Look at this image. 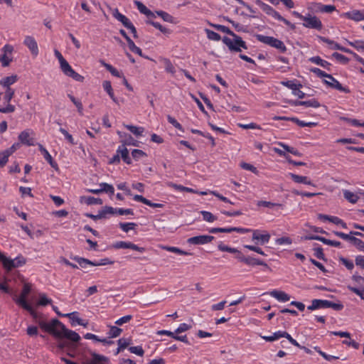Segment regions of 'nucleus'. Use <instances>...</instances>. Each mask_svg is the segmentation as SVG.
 Segmentation results:
<instances>
[{
	"label": "nucleus",
	"instance_id": "nucleus-41",
	"mask_svg": "<svg viewBox=\"0 0 364 364\" xmlns=\"http://www.w3.org/2000/svg\"><path fill=\"white\" fill-rule=\"evenodd\" d=\"M164 249L169 252H174V253L181 255H193L191 252L183 251L178 247H165Z\"/></svg>",
	"mask_w": 364,
	"mask_h": 364
},
{
	"label": "nucleus",
	"instance_id": "nucleus-27",
	"mask_svg": "<svg viewBox=\"0 0 364 364\" xmlns=\"http://www.w3.org/2000/svg\"><path fill=\"white\" fill-rule=\"evenodd\" d=\"M117 153H119L122 160L127 164H132L131 158L129 156L128 149L125 146H119L117 150Z\"/></svg>",
	"mask_w": 364,
	"mask_h": 364
},
{
	"label": "nucleus",
	"instance_id": "nucleus-61",
	"mask_svg": "<svg viewBox=\"0 0 364 364\" xmlns=\"http://www.w3.org/2000/svg\"><path fill=\"white\" fill-rule=\"evenodd\" d=\"M348 288L350 291L358 295L361 299L364 300V288L358 289L350 286H348Z\"/></svg>",
	"mask_w": 364,
	"mask_h": 364
},
{
	"label": "nucleus",
	"instance_id": "nucleus-62",
	"mask_svg": "<svg viewBox=\"0 0 364 364\" xmlns=\"http://www.w3.org/2000/svg\"><path fill=\"white\" fill-rule=\"evenodd\" d=\"M101 213H103L104 218H105L107 214L117 213V209L109 206H105L104 209L101 210Z\"/></svg>",
	"mask_w": 364,
	"mask_h": 364
},
{
	"label": "nucleus",
	"instance_id": "nucleus-18",
	"mask_svg": "<svg viewBox=\"0 0 364 364\" xmlns=\"http://www.w3.org/2000/svg\"><path fill=\"white\" fill-rule=\"evenodd\" d=\"M318 38L323 42L331 46V49L339 50L343 51L345 53H353V52L351 50L340 46L338 43L334 42L333 41H331V40H330L326 37H323V36H319Z\"/></svg>",
	"mask_w": 364,
	"mask_h": 364
},
{
	"label": "nucleus",
	"instance_id": "nucleus-46",
	"mask_svg": "<svg viewBox=\"0 0 364 364\" xmlns=\"http://www.w3.org/2000/svg\"><path fill=\"white\" fill-rule=\"evenodd\" d=\"M205 32H206L208 38L210 40L218 41H220L221 39L220 36L218 33H216L215 31H213L209 30V29H206Z\"/></svg>",
	"mask_w": 364,
	"mask_h": 364
},
{
	"label": "nucleus",
	"instance_id": "nucleus-2",
	"mask_svg": "<svg viewBox=\"0 0 364 364\" xmlns=\"http://www.w3.org/2000/svg\"><path fill=\"white\" fill-rule=\"evenodd\" d=\"M222 41L231 52H241V48L247 49L245 41L237 34L232 36V38L225 36Z\"/></svg>",
	"mask_w": 364,
	"mask_h": 364
},
{
	"label": "nucleus",
	"instance_id": "nucleus-35",
	"mask_svg": "<svg viewBox=\"0 0 364 364\" xmlns=\"http://www.w3.org/2000/svg\"><path fill=\"white\" fill-rule=\"evenodd\" d=\"M278 145L282 147L286 151L289 152L295 156H301V154L296 149L288 146L282 142H279Z\"/></svg>",
	"mask_w": 364,
	"mask_h": 364
},
{
	"label": "nucleus",
	"instance_id": "nucleus-42",
	"mask_svg": "<svg viewBox=\"0 0 364 364\" xmlns=\"http://www.w3.org/2000/svg\"><path fill=\"white\" fill-rule=\"evenodd\" d=\"M15 91L14 89L6 90L4 95V100L7 105L10 104L11 100L14 97Z\"/></svg>",
	"mask_w": 364,
	"mask_h": 364
},
{
	"label": "nucleus",
	"instance_id": "nucleus-47",
	"mask_svg": "<svg viewBox=\"0 0 364 364\" xmlns=\"http://www.w3.org/2000/svg\"><path fill=\"white\" fill-rule=\"evenodd\" d=\"M218 248L222 252H228L230 253H236L237 252L236 248L228 247L222 242L218 245Z\"/></svg>",
	"mask_w": 364,
	"mask_h": 364
},
{
	"label": "nucleus",
	"instance_id": "nucleus-11",
	"mask_svg": "<svg viewBox=\"0 0 364 364\" xmlns=\"http://www.w3.org/2000/svg\"><path fill=\"white\" fill-rule=\"evenodd\" d=\"M256 4L267 15L272 16L275 19H279L281 15L275 11L272 6L264 3L261 0H257L255 1Z\"/></svg>",
	"mask_w": 364,
	"mask_h": 364
},
{
	"label": "nucleus",
	"instance_id": "nucleus-3",
	"mask_svg": "<svg viewBox=\"0 0 364 364\" xmlns=\"http://www.w3.org/2000/svg\"><path fill=\"white\" fill-rule=\"evenodd\" d=\"M255 37L256 39L264 44H267L272 48L278 49L281 53H285L287 51V47L284 43L272 36H267L261 34H255Z\"/></svg>",
	"mask_w": 364,
	"mask_h": 364
},
{
	"label": "nucleus",
	"instance_id": "nucleus-7",
	"mask_svg": "<svg viewBox=\"0 0 364 364\" xmlns=\"http://www.w3.org/2000/svg\"><path fill=\"white\" fill-rule=\"evenodd\" d=\"M31 290V285L28 283H26L23 285V289L20 294L19 298L16 301V302L21 306L23 309H29L30 304L26 301V297L29 294Z\"/></svg>",
	"mask_w": 364,
	"mask_h": 364
},
{
	"label": "nucleus",
	"instance_id": "nucleus-53",
	"mask_svg": "<svg viewBox=\"0 0 364 364\" xmlns=\"http://www.w3.org/2000/svg\"><path fill=\"white\" fill-rule=\"evenodd\" d=\"M339 261L349 270H352L354 268L353 262L343 257H340Z\"/></svg>",
	"mask_w": 364,
	"mask_h": 364
},
{
	"label": "nucleus",
	"instance_id": "nucleus-12",
	"mask_svg": "<svg viewBox=\"0 0 364 364\" xmlns=\"http://www.w3.org/2000/svg\"><path fill=\"white\" fill-rule=\"evenodd\" d=\"M2 50L4 54L0 55V62L3 67H6L9 65L11 61V59L9 58L8 54L11 55L12 53L14 48L12 46L6 44L3 47Z\"/></svg>",
	"mask_w": 364,
	"mask_h": 364
},
{
	"label": "nucleus",
	"instance_id": "nucleus-38",
	"mask_svg": "<svg viewBox=\"0 0 364 364\" xmlns=\"http://www.w3.org/2000/svg\"><path fill=\"white\" fill-rule=\"evenodd\" d=\"M125 127L136 136H141L144 132L143 127H137L134 125H126Z\"/></svg>",
	"mask_w": 364,
	"mask_h": 364
},
{
	"label": "nucleus",
	"instance_id": "nucleus-15",
	"mask_svg": "<svg viewBox=\"0 0 364 364\" xmlns=\"http://www.w3.org/2000/svg\"><path fill=\"white\" fill-rule=\"evenodd\" d=\"M289 104L293 106H306L311 107H319L320 103L316 99H311L308 101L291 100Z\"/></svg>",
	"mask_w": 364,
	"mask_h": 364
},
{
	"label": "nucleus",
	"instance_id": "nucleus-63",
	"mask_svg": "<svg viewBox=\"0 0 364 364\" xmlns=\"http://www.w3.org/2000/svg\"><path fill=\"white\" fill-rule=\"evenodd\" d=\"M191 328V325L183 323H181L179 325V326L175 331V333L176 334L181 333L185 332L186 331H188Z\"/></svg>",
	"mask_w": 364,
	"mask_h": 364
},
{
	"label": "nucleus",
	"instance_id": "nucleus-33",
	"mask_svg": "<svg viewBox=\"0 0 364 364\" xmlns=\"http://www.w3.org/2000/svg\"><path fill=\"white\" fill-rule=\"evenodd\" d=\"M60 65L63 73L67 76H69L70 73L73 71V69L71 68V66L69 65L66 60L61 62L60 63Z\"/></svg>",
	"mask_w": 364,
	"mask_h": 364
},
{
	"label": "nucleus",
	"instance_id": "nucleus-25",
	"mask_svg": "<svg viewBox=\"0 0 364 364\" xmlns=\"http://www.w3.org/2000/svg\"><path fill=\"white\" fill-rule=\"evenodd\" d=\"M270 295L281 301H287L290 299V296L282 291L273 290L270 292Z\"/></svg>",
	"mask_w": 364,
	"mask_h": 364
},
{
	"label": "nucleus",
	"instance_id": "nucleus-20",
	"mask_svg": "<svg viewBox=\"0 0 364 364\" xmlns=\"http://www.w3.org/2000/svg\"><path fill=\"white\" fill-rule=\"evenodd\" d=\"M289 176L291 177V178L295 182V183H304V184H306V185H309V186H316L315 184H314L311 181L310 179H309V178L307 176H299V175H296L295 173H289Z\"/></svg>",
	"mask_w": 364,
	"mask_h": 364
},
{
	"label": "nucleus",
	"instance_id": "nucleus-64",
	"mask_svg": "<svg viewBox=\"0 0 364 364\" xmlns=\"http://www.w3.org/2000/svg\"><path fill=\"white\" fill-rule=\"evenodd\" d=\"M165 69L168 73L173 74L175 73V68L168 59L164 60Z\"/></svg>",
	"mask_w": 364,
	"mask_h": 364
},
{
	"label": "nucleus",
	"instance_id": "nucleus-44",
	"mask_svg": "<svg viewBox=\"0 0 364 364\" xmlns=\"http://www.w3.org/2000/svg\"><path fill=\"white\" fill-rule=\"evenodd\" d=\"M39 297L40 298L38 301V305L39 306H46L52 303V300L50 299L47 298L45 294H40Z\"/></svg>",
	"mask_w": 364,
	"mask_h": 364
},
{
	"label": "nucleus",
	"instance_id": "nucleus-43",
	"mask_svg": "<svg viewBox=\"0 0 364 364\" xmlns=\"http://www.w3.org/2000/svg\"><path fill=\"white\" fill-rule=\"evenodd\" d=\"M127 44H128V47H129V50L132 52L135 53L141 57H144L141 50L135 45V43H134V41L132 40H131V41L128 42Z\"/></svg>",
	"mask_w": 364,
	"mask_h": 364
},
{
	"label": "nucleus",
	"instance_id": "nucleus-52",
	"mask_svg": "<svg viewBox=\"0 0 364 364\" xmlns=\"http://www.w3.org/2000/svg\"><path fill=\"white\" fill-rule=\"evenodd\" d=\"M332 57L343 64H347L349 61V59L347 57L336 52L332 54Z\"/></svg>",
	"mask_w": 364,
	"mask_h": 364
},
{
	"label": "nucleus",
	"instance_id": "nucleus-49",
	"mask_svg": "<svg viewBox=\"0 0 364 364\" xmlns=\"http://www.w3.org/2000/svg\"><path fill=\"white\" fill-rule=\"evenodd\" d=\"M136 226V224L134 223H119V227L121 229L125 232H127L129 230H133Z\"/></svg>",
	"mask_w": 364,
	"mask_h": 364
},
{
	"label": "nucleus",
	"instance_id": "nucleus-48",
	"mask_svg": "<svg viewBox=\"0 0 364 364\" xmlns=\"http://www.w3.org/2000/svg\"><path fill=\"white\" fill-rule=\"evenodd\" d=\"M210 233H230L232 232L231 228H212L209 230Z\"/></svg>",
	"mask_w": 364,
	"mask_h": 364
},
{
	"label": "nucleus",
	"instance_id": "nucleus-55",
	"mask_svg": "<svg viewBox=\"0 0 364 364\" xmlns=\"http://www.w3.org/2000/svg\"><path fill=\"white\" fill-rule=\"evenodd\" d=\"M10 154H9L6 151H4L0 153V167H4L9 159Z\"/></svg>",
	"mask_w": 364,
	"mask_h": 364
},
{
	"label": "nucleus",
	"instance_id": "nucleus-4",
	"mask_svg": "<svg viewBox=\"0 0 364 364\" xmlns=\"http://www.w3.org/2000/svg\"><path fill=\"white\" fill-rule=\"evenodd\" d=\"M326 308H331L335 311H341L343 309V305L340 302L333 303L328 300L314 299L311 301V304L307 307L311 311Z\"/></svg>",
	"mask_w": 364,
	"mask_h": 364
},
{
	"label": "nucleus",
	"instance_id": "nucleus-51",
	"mask_svg": "<svg viewBox=\"0 0 364 364\" xmlns=\"http://www.w3.org/2000/svg\"><path fill=\"white\" fill-rule=\"evenodd\" d=\"M146 23H149V24H151L153 26H154L156 28L159 29L160 31H161L163 33H168V29H167L166 28L164 27L162 25H161L158 22H154V21H150V20H148L146 21Z\"/></svg>",
	"mask_w": 364,
	"mask_h": 364
},
{
	"label": "nucleus",
	"instance_id": "nucleus-57",
	"mask_svg": "<svg viewBox=\"0 0 364 364\" xmlns=\"http://www.w3.org/2000/svg\"><path fill=\"white\" fill-rule=\"evenodd\" d=\"M129 350L132 353H134L136 355H138L139 356H143L144 351L141 346H132L129 348Z\"/></svg>",
	"mask_w": 364,
	"mask_h": 364
},
{
	"label": "nucleus",
	"instance_id": "nucleus-30",
	"mask_svg": "<svg viewBox=\"0 0 364 364\" xmlns=\"http://www.w3.org/2000/svg\"><path fill=\"white\" fill-rule=\"evenodd\" d=\"M245 263L250 266L261 265L269 268L266 262L252 257H247L246 259H245Z\"/></svg>",
	"mask_w": 364,
	"mask_h": 364
},
{
	"label": "nucleus",
	"instance_id": "nucleus-6",
	"mask_svg": "<svg viewBox=\"0 0 364 364\" xmlns=\"http://www.w3.org/2000/svg\"><path fill=\"white\" fill-rule=\"evenodd\" d=\"M303 23V26L308 28H313L316 30H321L323 28V25L320 19L316 16H311L309 14L307 16H305Z\"/></svg>",
	"mask_w": 364,
	"mask_h": 364
},
{
	"label": "nucleus",
	"instance_id": "nucleus-56",
	"mask_svg": "<svg viewBox=\"0 0 364 364\" xmlns=\"http://www.w3.org/2000/svg\"><path fill=\"white\" fill-rule=\"evenodd\" d=\"M100 186L102 187V192H106V193H110L111 195L114 194V189L112 185H109L106 183H102L100 184Z\"/></svg>",
	"mask_w": 364,
	"mask_h": 364
},
{
	"label": "nucleus",
	"instance_id": "nucleus-36",
	"mask_svg": "<svg viewBox=\"0 0 364 364\" xmlns=\"http://www.w3.org/2000/svg\"><path fill=\"white\" fill-rule=\"evenodd\" d=\"M257 206H264L269 208H272L274 207H280L282 208L283 205L280 203H272L270 201H265V200H259L257 203Z\"/></svg>",
	"mask_w": 364,
	"mask_h": 364
},
{
	"label": "nucleus",
	"instance_id": "nucleus-58",
	"mask_svg": "<svg viewBox=\"0 0 364 364\" xmlns=\"http://www.w3.org/2000/svg\"><path fill=\"white\" fill-rule=\"evenodd\" d=\"M168 122L171 124L175 128L183 132V129L180 123H178L174 117H171V115L167 116Z\"/></svg>",
	"mask_w": 364,
	"mask_h": 364
},
{
	"label": "nucleus",
	"instance_id": "nucleus-50",
	"mask_svg": "<svg viewBox=\"0 0 364 364\" xmlns=\"http://www.w3.org/2000/svg\"><path fill=\"white\" fill-rule=\"evenodd\" d=\"M318 8L321 12L331 13L336 10V6L333 5H322L318 4Z\"/></svg>",
	"mask_w": 364,
	"mask_h": 364
},
{
	"label": "nucleus",
	"instance_id": "nucleus-40",
	"mask_svg": "<svg viewBox=\"0 0 364 364\" xmlns=\"http://www.w3.org/2000/svg\"><path fill=\"white\" fill-rule=\"evenodd\" d=\"M156 14L159 16L164 21L172 23L173 21V17L169 14L164 11H156Z\"/></svg>",
	"mask_w": 364,
	"mask_h": 364
},
{
	"label": "nucleus",
	"instance_id": "nucleus-31",
	"mask_svg": "<svg viewBox=\"0 0 364 364\" xmlns=\"http://www.w3.org/2000/svg\"><path fill=\"white\" fill-rule=\"evenodd\" d=\"M168 185L169 187L173 188L174 189H176L177 191H186L188 193H198L197 191H196L193 188L185 187L181 185H177V184L171 183V182L168 183Z\"/></svg>",
	"mask_w": 364,
	"mask_h": 364
},
{
	"label": "nucleus",
	"instance_id": "nucleus-39",
	"mask_svg": "<svg viewBox=\"0 0 364 364\" xmlns=\"http://www.w3.org/2000/svg\"><path fill=\"white\" fill-rule=\"evenodd\" d=\"M310 71L316 75L318 77H326L328 79V77H331V75L325 73L318 68H312L310 69Z\"/></svg>",
	"mask_w": 364,
	"mask_h": 364
},
{
	"label": "nucleus",
	"instance_id": "nucleus-22",
	"mask_svg": "<svg viewBox=\"0 0 364 364\" xmlns=\"http://www.w3.org/2000/svg\"><path fill=\"white\" fill-rule=\"evenodd\" d=\"M342 16L355 21L364 20V14L358 10L344 13Z\"/></svg>",
	"mask_w": 364,
	"mask_h": 364
},
{
	"label": "nucleus",
	"instance_id": "nucleus-14",
	"mask_svg": "<svg viewBox=\"0 0 364 364\" xmlns=\"http://www.w3.org/2000/svg\"><path fill=\"white\" fill-rule=\"evenodd\" d=\"M331 81L327 80H324L323 82L327 85L328 87L331 88L336 89L339 91L343 92L345 93H349L350 91L348 87H343L336 79H335L332 75L331 77H328Z\"/></svg>",
	"mask_w": 364,
	"mask_h": 364
},
{
	"label": "nucleus",
	"instance_id": "nucleus-10",
	"mask_svg": "<svg viewBox=\"0 0 364 364\" xmlns=\"http://www.w3.org/2000/svg\"><path fill=\"white\" fill-rule=\"evenodd\" d=\"M214 239L211 235H198L190 237L187 240V242L192 245H205L208 244Z\"/></svg>",
	"mask_w": 364,
	"mask_h": 364
},
{
	"label": "nucleus",
	"instance_id": "nucleus-23",
	"mask_svg": "<svg viewBox=\"0 0 364 364\" xmlns=\"http://www.w3.org/2000/svg\"><path fill=\"white\" fill-rule=\"evenodd\" d=\"M0 260L2 262L5 268L11 269L18 267V264L15 263V261L7 258L3 253L0 252Z\"/></svg>",
	"mask_w": 364,
	"mask_h": 364
},
{
	"label": "nucleus",
	"instance_id": "nucleus-29",
	"mask_svg": "<svg viewBox=\"0 0 364 364\" xmlns=\"http://www.w3.org/2000/svg\"><path fill=\"white\" fill-rule=\"evenodd\" d=\"M135 4L136 5L137 9L141 14L146 15L147 17H154V13L141 2L136 1Z\"/></svg>",
	"mask_w": 364,
	"mask_h": 364
},
{
	"label": "nucleus",
	"instance_id": "nucleus-17",
	"mask_svg": "<svg viewBox=\"0 0 364 364\" xmlns=\"http://www.w3.org/2000/svg\"><path fill=\"white\" fill-rule=\"evenodd\" d=\"M252 240H257L260 244L264 245L269 242L270 239V235L267 232L265 234H261L259 230H252Z\"/></svg>",
	"mask_w": 364,
	"mask_h": 364
},
{
	"label": "nucleus",
	"instance_id": "nucleus-45",
	"mask_svg": "<svg viewBox=\"0 0 364 364\" xmlns=\"http://www.w3.org/2000/svg\"><path fill=\"white\" fill-rule=\"evenodd\" d=\"M281 84L291 90H292V92L294 90H298V87H301V84H296L294 83L293 81L291 80H288V81H282L281 82Z\"/></svg>",
	"mask_w": 364,
	"mask_h": 364
},
{
	"label": "nucleus",
	"instance_id": "nucleus-5",
	"mask_svg": "<svg viewBox=\"0 0 364 364\" xmlns=\"http://www.w3.org/2000/svg\"><path fill=\"white\" fill-rule=\"evenodd\" d=\"M74 259L82 267H85L87 264L92 266H102L106 264H112L114 261L110 260L109 258L101 259L99 262H92L87 259L75 257Z\"/></svg>",
	"mask_w": 364,
	"mask_h": 364
},
{
	"label": "nucleus",
	"instance_id": "nucleus-34",
	"mask_svg": "<svg viewBox=\"0 0 364 364\" xmlns=\"http://www.w3.org/2000/svg\"><path fill=\"white\" fill-rule=\"evenodd\" d=\"M122 332V329L114 326H109V331L108 332L109 338H116L118 337Z\"/></svg>",
	"mask_w": 364,
	"mask_h": 364
},
{
	"label": "nucleus",
	"instance_id": "nucleus-21",
	"mask_svg": "<svg viewBox=\"0 0 364 364\" xmlns=\"http://www.w3.org/2000/svg\"><path fill=\"white\" fill-rule=\"evenodd\" d=\"M18 80V76L13 75L2 78L0 80V85H2L6 90L12 89L11 85L14 84Z\"/></svg>",
	"mask_w": 364,
	"mask_h": 364
},
{
	"label": "nucleus",
	"instance_id": "nucleus-1",
	"mask_svg": "<svg viewBox=\"0 0 364 364\" xmlns=\"http://www.w3.org/2000/svg\"><path fill=\"white\" fill-rule=\"evenodd\" d=\"M39 326L42 329L59 340L56 346L60 351H63L68 346V342L63 341V339H67L75 343L80 340V336L77 333L67 328L57 318H53L48 323L40 321Z\"/></svg>",
	"mask_w": 364,
	"mask_h": 364
},
{
	"label": "nucleus",
	"instance_id": "nucleus-32",
	"mask_svg": "<svg viewBox=\"0 0 364 364\" xmlns=\"http://www.w3.org/2000/svg\"><path fill=\"white\" fill-rule=\"evenodd\" d=\"M343 196L344 198L351 203H355L359 199V197L356 194L349 191H345Z\"/></svg>",
	"mask_w": 364,
	"mask_h": 364
},
{
	"label": "nucleus",
	"instance_id": "nucleus-13",
	"mask_svg": "<svg viewBox=\"0 0 364 364\" xmlns=\"http://www.w3.org/2000/svg\"><path fill=\"white\" fill-rule=\"evenodd\" d=\"M113 247L116 249H132L140 252L145 251L144 247H139L131 242L119 241L114 244Z\"/></svg>",
	"mask_w": 364,
	"mask_h": 364
},
{
	"label": "nucleus",
	"instance_id": "nucleus-28",
	"mask_svg": "<svg viewBox=\"0 0 364 364\" xmlns=\"http://www.w3.org/2000/svg\"><path fill=\"white\" fill-rule=\"evenodd\" d=\"M80 202H85L87 205L102 204V200L100 198H94L92 196H82Z\"/></svg>",
	"mask_w": 364,
	"mask_h": 364
},
{
	"label": "nucleus",
	"instance_id": "nucleus-59",
	"mask_svg": "<svg viewBox=\"0 0 364 364\" xmlns=\"http://www.w3.org/2000/svg\"><path fill=\"white\" fill-rule=\"evenodd\" d=\"M132 156L135 160H139L141 157L146 156V154L140 149H134L132 151Z\"/></svg>",
	"mask_w": 364,
	"mask_h": 364
},
{
	"label": "nucleus",
	"instance_id": "nucleus-37",
	"mask_svg": "<svg viewBox=\"0 0 364 364\" xmlns=\"http://www.w3.org/2000/svg\"><path fill=\"white\" fill-rule=\"evenodd\" d=\"M200 214L203 215V218L205 221L213 223L217 220V217L210 212L202 210L200 211Z\"/></svg>",
	"mask_w": 364,
	"mask_h": 364
},
{
	"label": "nucleus",
	"instance_id": "nucleus-8",
	"mask_svg": "<svg viewBox=\"0 0 364 364\" xmlns=\"http://www.w3.org/2000/svg\"><path fill=\"white\" fill-rule=\"evenodd\" d=\"M31 135H34V132L31 129H26L20 133L18 135V140L21 143L27 146L34 145V139L31 137Z\"/></svg>",
	"mask_w": 364,
	"mask_h": 364
},
{
	"label": "nucleus",
	"instance_id": "nucleus-54",
	"mask_svg": "<svg viewBox=\"0 0 364 364\" xmlns=\"http://www.w3.org/2000/svg\"><path fill=\"white\" fill-rule=\"evenodd\" d=\"M276 244L282 245H291L292 243V240L289 237H282L277 238L275 240Z\"/></svg>",
	"mask_w": 364,
	"mask_h": 364
},
{
	"label": "nucleus",
	"instance_id": "nucleus-19",
	"mask_svg": "<svg viewBox=\"0 0 364 364\" xmlns=\"http://www.w3.org/2000/svg\"><path fill=\"white\" fill-rule=\"evenodd\" d=\"M38 146L40 151L43 154L44 159L50 164L53 168L57 170L58 168V164L55 161H53L49 152L43 146L42 144H38Z\"/></svg>",
	"mask_w": 364,
	"mask_h": 364
},
{
	"label": "nucleus",
	"instance_id": "nucleus-24",
	"mask_svg": "<svg viewBox=\"0 0 364 364\" xmlns=\"http://www.w3.org/2000/svg\"><path fill=\"white\" fill-rule=\"evenodd\" d=\"M102 87L104 90L107 92V93L109 95L110 98L116 104H118V100L115 97L113 92V89L112 87V85L110 81L105 80L102 82Z\"/></svg>",
	"mask_w": 364,
	"mask_h": 364
},
{
	"label": "nucleus",
	"instance_id": "nucleus-16",
	"mask_svg": "<svg viewBox=\"0 0 364 364\" xmlns=\"http://www.w3.org/2000/svg\"><path fill=\"white\" fill-rule=\"evenodd\" d=\"M92 359L90 361L84 363V364H106L109 362V358L106 356L97 354L96 353H92Z\"/></svg>",
	"mask_w": 364,
	"mask_h": 364
},
{
	"label": "nucleus",
	"instance_id": "nucleus-60",
	"mask_svg": "<svg viewBox=\"0 0 364 364\" xmlns=\"http://www.w3.org/2000/svg\"><path fill=\"white\" fill-rule=\"evenodd\" d=\"M105 68L110 72V73L117 77H122L124 75L122 73L119 72L116 68H114L112 65H105Z\"/></svg>",
	"mask_w": 364,
	"mask_h": 364
},
{
	"label": "nucleus",
	"instance_id": "nucleus-26",
	"mask_svg": "<svg viewBox=\"0 0 364 364\" xmlns=\"http://www.w3.org/2000/svg\"><path fill=\"white\" fill-rule=\"evenodd\" d=\"M309 60L313 63L323 67V68L327 69L328 70H330L331 64L328 61L321 59L319 56L311 57L309 59Z\"/></svg>",
	"mask_w": 364,
	"mask_h": 364
},
{
	"label": "nucleus",
	"instance_id": "nucleus-9",
	"mask_svg": "<svg viewBox=\"0 0 364 364\" xmlns=\"http://www.w3.org/2000/svg\"><path fill=\"white\" fill-rule=\"evenodd\" d=\"M23 44L29 49L33 56L36 57L38 55L39 50L38 44L33 37L31 36H26L23 41Z\"/></svg>",
	"mask_w": 364,
	"mask_h": 364
}]
</instances>
